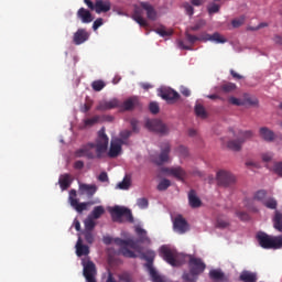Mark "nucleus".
<instances>
[{
	"mask_svg": "<svg viewBox=\"0 0 282 282\" xmlns=\"http://www.w3.org/2000/svg\"><path fill=\"white\" fill-rule=\"evenodd\" d=\"M95 229H96V220L91 218V216H88L84 220V230L94 232Z\"/></svg>",
	"mask_w": 282,
	"mask_h": 282,
	"instance_id": "f704fd0d",
	"label": "nucleus"
},
{
	"mask_svg": "<svg viewBox=\"0 0 282 282\" xmlns=\"http://www.w3.org/2000/svg\"><path fill=\"white\" fill-rule=\"evenodd\" d=\"M76 254L77 257H87L89 254V246L83 245V238H78L76 242Z\"/></svg>",
	"mask_w": 282,
	"mask_h": 282,
	"instance_id": "b1692460",
	"label": "nucleus"
},
{
	"mask_svg": "<svg viewBox=\"0 0 282 282\" xmlns=\"http://www.w3.org/2000/svg\"><path fill=\"white\" fill-rule=\"evenodd\" d=\"M86 41H89V33L85 29H78L77 32L74 33L73 42L75 45H83Z\"/></svg>",
	"mask_w": 282,
	"mask_h": 282,
	"instance_id": "6ab92c4d",
	"label": "nucleus"
},
{
	"mask_svg": "<svg viewBox=\"0 0 282 282\" xmlns=\"http://www.w3.org/2000/svg\"><path fill=\"white\" fill-rule=\"evenodd\" d=\"M132 19L141 28H148L149 26V22H147V20H144L143 17H142V7H134Z\"/></svg>",
	"mask_w": 282,
	"mask_h": 282,
	"instance_id": "4be33fe9",
	"label": "nucleus"
},
{
	"mask_svg": "<svg viewBox=\"0 0 282 282\" xmlns=\"http://www.w3.org/2000/svg\"><path fill=\"white\" fill-rule=\"evenodd\" d=\"M117 188H120V191H129V188H131V177L126 175L122 182L118 183Z\"/></svg>",
	"mask_w": 282,
	"mask_h": 282,
	"instance_id": "c9c22d12",
	"label": "nucleus"
},
{
	"mask_svg": "<svg viewBox=\"0 0 282 282\" xmlns=\"http://www.w3.org/2000/svg\"><path fill=\"white\" fill-rule=\"evenodd\" d=\"M239 279H240V281H243V282H257V274L245 270L240 274Z\"/></svg>",
	"mask_w": 282,
	"mask_h": 282,
	"instance_id": "473e14b6",
	"label": "nucleus"
},
{
	"mask_svg": "<svg viewBox=\"0 0 282 282\" xmlns=\"http://www.w3.org/2000/svg\"><path fill=\"white\" fill-rule=\"evenodd\" d=\"M165 172L167 175H172V177H175L180 182H184V178L186 177V171H184L182 166L169 167Z\"/></svg>",
	"mask_w": 282,
	"mask_h": 282,
	"instance_id": "aec40b11",
	"label": "nucleus"
},
{
	"mask_svg": "<svg viewBox=\"0 0 282 282\" xmlns=\"http://www.w3.org/2000/svg\"><path fill=\"white\" fill-rule=\"evenodd\" d=\"M183 8L185 9V12L188 17H193V14H195V8H193L191 3L188 2L183 3Z\"/></svg>",
	"mask_w": 282,
	"mask_h": 282,
	"instance_id": "864d4df0",
	"label": "nucleus"
},
{
	"mask_svg": "<svg viewBox=\"0 0 282 282\" xmlns=\"http://www.w3.org/2000/svg\"><path fill=\"white\" fill-rule=\"evenodd\" d=\"M93 106H94V100L86 98V102L82 107L83 113H87V111H89V109H91Z\"/></svg>",
	"mask_w": 282,
	"mask_h": 282,
	"instance_id": "5fc2aeb1",
	"label": "nucleus"
},
{
	"mask_svg": "<svg viewBox=\"0 0 282 282\" xmlns=\"http://www.w3.org/2000/svg\"><path fill=\"white\" fill-rule=\"evenodd\" d=\"M209 276L214 281H221L224 279V272H221V269H213L209 271Z\"/></svg>",
	"mask_w": 282,
	"mask_h": 282,
	"instance_id": "58836bf2",
	"label": "nucleus"
},
{
	"mask_svg": "<svg viewBox=\"0 0 282 282\" xmlns=\"http://www.w3.org/2000/svg\"><path fill=\"white\" fill-rule=\"evenodd\" d=\"M141 257H142V259L148 261V263L145 265H147L148 272L151 276V281L152 282H164V279L162 278V275H160V273H158L155 268H153V261H155V251L148 250V251L143 252Z\"/></svg>",
	"mask_w": 282,
	"mask_h": 282,
	"instance_id": "423d86ee",
	"label": "nucleus"
},
{
	"mask_svg": "<svg viewBox=\"0 0 282 282\" xmlns=\"http://www.w3.org/2000/svg\"><path fill=\"white\" fill-rule=\"evenodd\" d=\"M83 265V274L86 279V282H98L96 280V274H98V270L96 269V263L91 260H82Z\"/></svg>",
	"mask_w": 282,
	"mask_h": 282,
	"instance_id": "6e6552de",
	"label": "nucleus"
},
{
	"mask_svg": "<svg viewBox=\"0 0 282 282\" xmlns=\"http://www.w3.org/2000/svg\"><path fill=\"white\" fill-rule=\"evenodd\" d=\"M116 239L111 238V236H104L102 241L106 246H111Z\"/></svg>",
	"mask_w": 282,
	"mask_h": 282,
	"instance_id": "338daca9",
	"label": "nucleus"
},
{
	"mask_svg": "<svg viewBox=\"0 0 282 282\" xmlns=\"http://www.w3.org/2000/svg\"><path fill=\"white\" fill-rule=\"evenodd\" d=\"M137 206H139V208H149V199L147 198H139L137 202Z\"/></svg>",
	"mask_w": 282,
	"mask_h": 282,
	"instance_id": "13d9d810",
	"label": "nucleus"
},
{
	"mask_svg": "<svg viewBox=\"0 0 282 282\" xmlns=\"http://www.w3.org/2000/svg\"><path fill=\"white\" fill-rule=\"evenodd\" d=\"M250 105L251 107H257L259 105V99H257L256 97H247L245 99V105Z\"/></svg>",
	"mask_w": 282,
	"mask_h": 282,
	"instance_id": "6e6d98bb",
	"label": "nucleus"
},
{
	"mask_svg": "<svg viewBox=\"0 0 282 282\" xmlns=\"http://www.w3.org/2000/svg\"><path fill=\"white\" fill-rule=\"evenodd\" d=\"M102 215H105V207L104 206H96L93 209L89 217H91V219H100V217H102Z\"/></svg>",
	"mask_w": 282,
	"mask_h": 282,
	"instance_id": "e433bc0d",
	"label": "nucleus"
},
{
	"mask_svg": "<svg viewBox=\"0 0 282 282\" xmlns=\"http://www.w3.org/2000/svg\"><path fill=\"white\" fill-rule=\"evenodd\" d=\"M188 204L191 208H199L202 206V199L197 197V192H195V189H191L188 193Z\"/></svg>",
	"mask_w": 282,
	"mask_h": 282,
	"instance_id": "bb28decb",
	"label": "nucleus"
},
{
	"mask_svg": "<svg viewBox=\"0 0 282 282\" xmlns=\"http://www.w3.org/2000/svg\"><path fill=\"white\" fill-rule=\"evenodd\" d=\"M177 153H180V155L182 158H187L188 156V148L181 145L176 149Z\"/></svg>",
	"mask_w": 282,
	"mask_h": 282,
	"instance_id": "bf43d9fd",
	"label": "nucleus"
},
{
	"mask_svg": "<svg viewBox=\"0 0 282 282\" xmlns=\"http://www.w3.org/2000/svg\"><path fill=\"white\" fill-rule=\"evenodd\" d=\"M135 234L139 237L140 243H151V239H149V236L147 235V230H144L142 227H137Z\"/></svg>",
	"mask_w": 282,
	"mask_h": 282,
	"instance_id": "7c9ffc66",
	"label": "nucleus"
},
{
	"mask_svg": "<svg viewBox=\"0 0 282 282\" xmlns=\"http://www.w3.org/2000/svg\"><path fill=\"white\" fill-rule=\"evenodd\" d=\"M246 23V15H241L240 18H236L231 21L232 28H241Z\"/></svg>",
	"mask_w": 282,
	"mask_h": 282,
	"instance_id": "a18cd8bd",
	"label": "nucleus"
},
{
	"mask_svg": "<svg viewBox=\"0 0 282 282\" xmlns=\"http://www.w3.org/2000/svg\"><path fill=\"white\" fill-rule=\"evenodd\" d=\"M268 195V192H265V189H260L258 191L254 196H253V199H256V202H265V197Z\"/></svg>",
	"mask_w": 282,
	"mask_h": 282,
	"instance_id": "79ce46f5",
	"label": "nucleus"
},
{
	"mask_svg": "<svg viewBox=\"0 0 282 282\" xmlns=\"http://www.w3.org/2000/svg\"><path fill=\"white\" fill-rule=\"evenodd\" d=\"M160 254L173 268H180L184 265V256L177 253L176 250H173L166 246H162L160 249Z\"/></svg>",
	"mask_w": 282,
	"mask_h": 282,
	"instance_id": "39448f33",
	"label": "nucleus"
},
{
	"mask_svg": "<svg viewBox=\"0 0 282 282\" xmlns=\"http://www.w3.org/2000/svg\"><path fill=\"white\" fill-rule=\"evenodd\" d=\"M238 135L239 141L243 144L247 140H252V138H254V132H252V130H240Z\"/></svg>",
	"mask_w": 282,
	"mask_h": 282,
	"instance_id": "2f4dec72",
	"label": "nucleus"
},
{
	"mask_svg": "<svg viewBox=\"0 0 282 282\" xmlns=\"http://www.w3.org/2000/svg\"><path fill=\"white\" fill-rule=\"evenodd\" d=\"M169 153H171V143L163 142L161 144V153L158 156H152V162L158 166H162L165 162H169Z\"/></svg>",
	"mask_w": 282,
	"mask_h": 282,
	"instance_id": "9b49d317",
	"label": "nucleus"
},
{
	"mask_svg": "<svg viewBox=\"0 0 282 282\" xmlns=\"http://www.w3.org/2000/svg\"><path fill=\"white\" fill-rule=\"evenodd\" d=\"M263 204L267 208H270L271 210H276V206H278L276 199L268 198L267 200L263 202Z\"/></svg>",
	"mask_w": 282,
	"mask_h": 282,
	"instance_id": "49530a36",
	"label": "nucleus"
},
{
	"mask_svg": "<svg viewBox=\"0 0 282 282\" xmlns=\"http://www.w3.org/2000/svg\"><path fill=\"white\" fill-rule=\"evenodd\" d=\"M102 26V18L97 19L94 23H93V30L96 32V30H98V28Z\"/></svg>",
	"mask_w": 282,
	"mask_h": 282,
	"instance_id": "69168bd1",
	"label": "nucleus"
},
{
	"mask_svg": "<svg viewBox=\"0 0 282 282\" xmlns=\"http://www.w3.org/2000/svg\"><path fill=\"white\" fill-rule=\"evenodd\" d=\"M236 215L241 221H248L250 219V216L246 212H237Z\"/></svg>",
	"mask_w": 282,
	"mask_h": 282,
	"instance_id": "680f3d73",
	"label": "nucleus"
},
{
	"mask_svg": "<svg viewBox=\"0 0 282 282\" xmlns=\"http://www.w3.org/2000/svg\"><path fill=\"white\" fill-rule=\"evenodd\" d=\"M149 109L153 115L160 113V105L155 101L150 102Z\"/></svg>",
	"mask_w": 282,
	"mask_h": 282,
	"instance_id": "4d7b16f0",
	"label": "nucleus"
},
{
	"mask_svg": "<svg viewBox=\"0 0 282 282\" xmlns=\"http://www.w3.org/2000/svg\"><path fill=\"white\" fill-rule=\"evenodd\" d=\"M120 253L128 259H135V257H138L135 252L130 250L128 247H120Z\"/></svg>",
	"mask_w": 282,
	"mask_h": 282,
	"instance_id": "a19ab883",
	"label": "nucleus"
},
{
	"mask_svg": "<svg viewBox=\"0 0 282 282\" xmlns=\"http://www.w3.org/2000/svg\"><path fill=\"white\" fill-rule=\"evenodd\" d=\"M107 149H109V137L105 133V128H101L98 131V137L94 142H89L77 151H75L76 158H87V160H102L105 154L107 153Z\"/></svg>",
	"mask_w": 282,
	"mask_h": 282,
	"instance_id": "f257e3e1",
	"label": "nucleus"
},
{
	"mask_svg": "<svg viewBox=\"0 0 282 282\" xmlns=\"http://www.w3.org/2000/svg\"><path fill=\"white\" fill-rule=\"evenodd\" d=\"M171 186V181L169 178L162 180L158 185V191H166Z\"/></svg>",
	"mask_w": 282,
	"mask_h": 282,
	"instance_id": "3c124183",
	"label": "nucleus"
},
{
	"mask_svg": "<svg viewBox=\"0 0 282 282\" xmlns=\"http://www.w3.org/2000/svg\"><path fill=\"white\" fill-rule=\"evenodd\" d=\"M99 182H109V176L107 175V172H101L98 176Z\"/></svg>",
	"mask_w": 282,
	"mask_h": 282,
	"instance_id": "774afa93",
	"label": "nucleus"
},
{
	"mask_svg": "<svg viewBox=\"0 0 282 282\" xmlns=\"http://www.w3.org/2000/svg\"><path fill=\"white\" fill-rule=\"evenodd\" d=\"M77 18L80 19L82 23H91V21H94L91 12L85 8H80L77 11Z\"/></svg>",
	"mask_w": 282,
	"mask_h": 282,
	"instance_id": "a878e982",
	"label": "nucleus"
},
{
	"mask_svg": "<svg viewBox=\"0 0 282 282\" xmlns=\"http://www.w3.org/2000/svg\"><path fill=\"white\" fill-rule=\"evenodd\" d=\"M256 239L264 250H280L282 248V236L272 237L263 231L256 235Z\"/></svg>",
	"mask_w": 282,
	"mask_h": 282,
	"instance_id": "7ed1b4c3",
	"label": "nucleus"
},
{
	"mask_svg": "<svg viewBox=\"0 0 282 282\" xmlns=\"http://www.w3.org/2000/svg\"><path fill=\"white\" fill-rule=\"evenodd\" d=\"M194 111L197 118H203V120L208 118V112H206V108L202 104H196Z\"/></svg>",
	"mask_w": 282,
	"mask_h": 282,
	"instance_id": "72a5a7b5",
	"label": "nucleus"
},
{
	"mask_svg": "<svg viewBox=\"0 0 282 282\" xmlns=\"http://www.w3.org/2000/svg\"><path fill=\"white\" fill-rule=\"evenodd\" d=\"M219 4L213 3L210 7H208L209 14H217L219 12Z\"/></svg>",
	"mask_w": 282,
	"mask_h": 282,
	"instance_id": "e2e57ef3",
	"label": "nucleus"
},
{
	"mask_svg": "<svg viewBox=\"0 0 282 282\" xmlns=\"http://www.w3.org/2000/svg\"><path fill=\"white\" fill-rule=\"evenodd\" d=\"M204 25H206V21L198 20L194 25L189 26L187 30H189L191 32H198V30H202Z\"/></svg>",
	"mask_w": 282,
	"mask_h": 282,
	"instance_id": "c03bdc74",
	"label": "nucleus"
},
{
	"mask_svg": "<svg viewBox=\"0 0 282 282\" xmlns=\"http://www.w3.org/2000/svg\"><path fill=\"white\" fill-rule=\"evenodd\" d=\"M140 6L142 10L147 12V17L150 21H156L158 19V11H155V8L149 2H140Z\"/></svg>",
	"mask_w": 282,
	"mask_h": 282,
	"instance_id": "5701e85b",
	"label": "nucleus"
},
{
	"mask_svg": "<svg viewBox=\"0 0 282 282\" xmlns=\"http://www.w3.org/2000/svg\"><path fill=\"white\" fill-rule=\"evenodd\" d=\"M230 226V223L224 218H217L216 220V228H220L224 230V228H228Z\"/></svg>",
	"mask_w": 282,
	"mask_h": 282,
	"instance_id": "09e8293b",
	"label": "nucleus"
},
{
	"mask_svg": "<svg viewBox=\"0 0 282 282\" xmlns=\"http://www.w3.org/2000/svg\"><path fill=\"white\" fill-rule=\"evenodd\" d=\"M100 122V116H95L93 118L86 119L85 120V126L86 127H94V124H98Z\"/></svg>",
	"mask_w": 282,
	"mask_h": 282,
	"instance_id": "603ef678",
	"label": "nucleus"
},
{
	"mask_svg": "<svg viewBox=\"0 0 282 282\" xmlns=\"http://www.w3.org/2000/svg\"><path fill=\"white\" fill-rule=\"evenodd\" d=\"M185 39L191 43V45H195L197 41H204V43L212 41L213 43H227L228 40L219 34V32H215L213 34L202 33L199 36L193 35L188 32H185Z\"/></svg>",
	"mask_w": 282,
	"mask_h": 282,
	"instance_id": "20e7f679",
	"label": "nucleus"
},
{
	"mask_svg": "<svg viewBox=\"0 0 282 282\" xmlns=\"http://www.w3.org/2000/svg\"><path fill=\"white\" fill-rule=\"evenodd\" d=\"M95 193H98V186L96 184L79 183V195H86L88 199H91Z\"/></svg>",
	"mask_w": 282,
	"mask_h": 282,
	"instance_id": "dca6fc26",
	"label": "nucleus"
},
{
	"mask_svg": "<svg viewBox=\"0 0 282 282\" xmlns=\"http://www.w3.org/2000/svg\"><path fill=\"white\" fill-rule=\"evenodd\" d=\"M135 107H140V99L138 97H130L123 102H120L119 108L122 109V111H133Z\"/></svg>",
	"mask_w": 282,
	"mask_h": 282,
	"instance_id": "f3484780",
	"label": "nucleus"
},
{
	"mask_svg": "<svg viewBox=\"0 0 282 282\" xmlns=\"http://www.w3.org/2000/svg\"><path fill=\"white\" fill-rule=\"evenodd\" d=\"M220 89L224 94H232L237 89V84L235 83H226L220 86Z\"/></svg>",
	"mask_w": 282,
	"mask_h": 282,
	"instance_id": "4c0bfd02",
	"label": "nucleus"
},
{
	"mask_svg": "<svg viewBox=\"0 0 282 282\" xmlns=\"http://www.w3.org/2000/svg\"><path fill=\"white\" fill-rule=\"evenodd\" d=\"M273 171L279 177H282V162H278L273 166Z\"/></svg>",
	"mask_w": 282,
	"mask_h": 282,
	"instance_id": "052dcab7",
	"label": "nucleus"
},
{
	"mask_svg": "<svg viewBox=\"0 0 282 282\" xmlns=\"http://www.w3.org/2000/svg\"><path fill=\"white\" fill-rule=\"evenodd\" d=\"M82 235H84L85 241L88 243H94L95 239H96V235H94V231H87L84 230L82 232Z\"/></svg>",
	"mask_w": 282,
	"mask_h": 282,
	"instance_id": "37998d69",
	"label": "nucleus"
},
{
	"mask_svg": "<svg viewBox=\"0 0 282 282\" xmlns=\"http://www.w3.org/2000/svg\"><path fill=\"white\" fill-rule=\"evenodd\" d=\"M122 144H124V141L122 139H113L110 142V148L107 153L108 158H118L122 153Z\"/></svg>",
	"mask_w": 282,
	"mask_h": 282,
	"instance_id": "f8f14e48",
	"label": "nucleus"
},
{
	"mask_svg": "<svg viewBox=\"0 0 282 282\" xmlns=\"http://www.w3.org/2000/svg\"><path fill=\"white\" fill-rule=\"evenodd\" d=\"M159 96H161V98L167 102H175V100H180V93L173 90L172 88H162Z\"/></svg>",
	"mask_w": 282,
	"mask_h": 282,
	"instance_id": "2eb2a0df",
	"label": "nucleus"
},
{
	"mask_svg": "<svg viewBox=\"0 0 282 282\" xmlns=\"http://www.w3.org/2000/svg\"><path fill=\"white\" fill-rule=\"evenodd\" d=\"M156 34L160 36H171L173 34V30H166L165 26H161L155 30Z\"/></svg>",
	"mask_w": 282,
	"mask_h": 282,
	"instance_id": "de8ad7c7",
	"label": "nucleus"
},
{
	"mask_svg": "<svg viewBox=\"0 0 282 282\" xmlns=\"http://www.w3.org/2000/svg\"><path fill=\"white\" fill-rule=\"evenodd\" d=\"M77 197H78V193L76 192V189H70L68 194V202L72 208L76 210V213H84V210H87L88 206H94V204L99 203L94 200L79 203Z\"/></svg>",
	"mask_w": 282,
	"mask_h": 282,
	"instance_id": "0eeeda50",
	"label": "nucleus"
},
{
	"mask_svg": "<svg viewBox=\"0 0 282 282\" xmlns=\"http://www.w3.org/2000/svg\"><path fill=\"white\" fill-rule=\"evenodd\" d=\"M227 149H229V151H234L235 153H239V151L243 149V141H240L239 138L231 139L227 142Z\"/></svg>",
	"mask_w": 282,
	"mask_h": 282,
	"instance_id": "cd10ccee",
	"label": "nucleus"
},
{
	"mask_svg": "<svg viewBox=\"0 0 282 282\" xmlns=\"http://www.w3.org/2000/svg\"><path fill=\"white\" fill-rule=\"evenodd\" d=\"M111 10V2L97 0L95 2V11L97 14H101V12H109Z\"/></svg>",
	"mask_w": 282,
	"mask_h": 282,
	"instance_id": "393cba45",
	"label": "nucleus"
},
{
	"mask_svg": "<svg viewBox=\"0 0 282 282\" xmlns=\"http://www.w3.org/2000/svg\"><path fill=\"white\" fill-rule=\"evenodd\" d=\"M228 102L230 105H234L235 107H243V105H246V101H243L237 97H229Z\"/></svg>",
	"mask_w": 282,
	"mask_h": 282,
	"instance_id": "8fccbe9b",
	"label": "nucleus"
},
{
	"mask_svg": "<svg viewBox=\"0 0 282 282\" xmlns=\"http://www.w3.org/2000/svg\"><path fill=\"white\" fill-rule=\"evenodd\" d=\"M112 217H117L120 219V217H126L128 221L133 223V214H131V209L126 208V207H120V206H115L110 210Z\"/></svg>",
	"mask_w": 282,
	"mask_h": 282,
	"instance_id": "ddd939ff",
	"label": "nucleus"
},
{
	"mask_svg": "<svg viewBox=\"0 0 282 282\" xmlns=\"http://www.w3.org/2000/svg\"><path fill=\"white\" fill-rule=\"evenodd\" d=\"M260 137L265 142H272L274 140V132L267 127L260 128Z\"/></svg>",
	"mask_w": 282,
	"mask_h": 282,
	"instance_id": "c756f323",
	"label": "nucleus"
},
{
	"mask_svg": "<svg viewBox=\"0 0 282 282\" xmlns=\"http://www.w3.org/2000/svg\"><path fill=\"white\" fill-rule=\"evenodd\" d=\"M104 87H107V84L102 79L94 80L91 83V88L94 91H102Z\"/></svg>",
	"mask_w": 282,
	"mask_h": 282,
	"instance_id": "ea45409f",
	"label": "nucleus"
},
{
	"mask_svg": "<svg viewBox=\"0 0 282 282\" xmlns=\"http://www.w3.org/2000/svg\"><path fill=\"white\" fill-rule=\"evenodd\" d=\"M174 230L178 232V235H184V232H187L188 230V223L184 217L177 216L174 219Z\"/></svg>",
	"mask_w": 282,
	"mask_h": 282,
	"instance_id": "a211bd4d",
	"label": "nucleus"
},
{
	"mask_svg": "<svg viewBox=\"0 0 282 282\" xmlns=\"http://www.w3.org/2000/svg\"><path fill=\"white\" fill-rule=\"evenodd\" d=\"M145 127L149 131H154V133H160L161 135L169 133V128L160 119H149L145 122Z\"/></svg>",
	"mask_w": 282,
	"mask_h": 282,
	"instance_id": "9d476101",
	"label": "nucleus"
},
{
	"mask_svg": "<svg viewBox=\"0 0 282 282\" xmlns=\"http://www.w3.org/2000/svg\"><path fill=\"white\" fill-rule=\"evenodd\" d=\"M73 182H74V176H72V174L65 173V174L59 175L58 185H59L61 191H67V188H69V186H72Z\"/></svg>",
	"mask_w": 282,
	"mask_h": 282,
	"instance_id": "412c9836",
	"label": "nucleus"
},
{
	"mask_svg": "<svg viewBox=\"0 0 282 282\" xmlns=\"http://www.w3.org/2000/svg\"><path fill=\"white\" fill-rule=\"evenodd\" d=\"M216 180L218 182V186H224V188H228V186H232L235 182H237L235 175L226 170H220L217 173Z\"/></svg>",
	"mask_w": 282,
	"mask_h": 282,
	"instance_id": "1a4fd4ad",
	"label": "nucleus"
},
{
	"mask_svg": "<svg viewBox=\"0 0 282 282\" xmlns=\"http://www.w3.org/2000/svg\"><path fill=\"white\" fill-rule=\"evenodd\" d=\"M189 272L183 273L184 281H197L199 274H204V270H206V263L200 258L191 257L188 261Z\"/></svg>",
	"mask_w": 282,
	"mask_h": 282,
	"instance_id": "f03ea898",
	"label": "nucleus"
},
{
	"mask_svg": "<svg viewBox=\"0 0 282 282\" xmlns=\"http://www.w3.org/2000/svg\"><path fill=\"white\" fill-rule=\"evenodd\" d=\"M120 107V100L113 98L110 100H101L96 107V111H109L110 109H116Z\"/></svg>",
	"mask_w": 282,
	"mask_h": 282,
	"instance_id": "4468645a",
	"label": "nucleus"
},
{
	"mask_svg": "<svg viewBox=\"0 0 282 282\" xmlns=\"http://www.w3.org/2000/svg\"><path fill=\"white\" fill-rule=\"evenodd\" d=\"M116 246L124 247V248H132V250H135L138 248V243L134 242L133 239H122V238H115Z\"/></svg>",
	"mask_w": 282,
	"mask_h": 282,
	"instance_id": "c85d7f7f",
	"label": "nucleus"
},
{
	"mask_svg": "<svg viewBox=\"0 0 282 282\" xmlns=\"http://www.w3.org/2000/svg\"><path fill=\"white\" fill-rule=\"evenodd\" d=\"M121 140H129L131 138V130H123L120 132Z\"/></svg>",
	"mask_w": 282,
	"mask_h": 282,
	"instance_id": "0e129e2a",
	"label": "nucleus"
}]
</instances>
